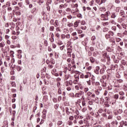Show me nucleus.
Masks as SVG:
<instances>
[{
	"label": "nucleus",
	"mask_w": 127,
	"mask_h": 127,
	"mask_svg": "<svg viewBox=\"0 0 127 127\" xmlns=\"http://www.w3.org/2000/svg\"><path fill=\"white\" fill-rule=\"evenodd\" d=\"M119 100L121 101H125L126 100V96H125V93L124 91H120L119 93Z\"/></svg>",
	"instance_id": "1"
},
{
	"label": "nucleus",
	"mask_w": 127,
	"mask_h": 127,
	"mask_svg": "<svg viewBox=\"0 0 127 127\" xmlns=\"http://www.w3.org/2000/svg\"><path fill=\"white\" fill-rule=\"evenodd\" d=\"M94 72L95 74H97V75H99V74H100V66H96L94 69Z\"/></svg>",
	"instance_id": "2"
},
{
	"label": "nucleus",
	"mask_w": 127,
	"mask_h": 127,
	"mask_svg": "<svg viewBox=\"0 0 127 127\" xmlns=\"http://www.w3.org/2000/svg\"><path fill=\"white\" fill-rule=\"evenodd\" d=\"M120 14L121 15V16H122V17H124V18H126V16L125 15L126 13H125V11L124 10H121L120 12Z\"/></svg>",
	"instance_id": "3"
},
{
	"label": "nucleus",
	"mask_w": 127,
	"mask_h": 127,
	"mask_svg": "<svg viewBox=\"0 0 127 127\" xmlns=\"http://www.w3.org/2000/svg\"><path fill=\"white\" fill-rule=\"evenodd\" d=\"M120 125H121V126L124 127H127V122L125 121H122L120 123Z\"/></svg>",
	"instance_id": "4"
},
{
	"label": "nucleus",
	"mask_w": 127,
	"mask_h": 127,
	"mask_svg": "<svg viewBox=\"0 0 127 127\" xmlns=\"http://www.w3.org/2000/svg\"><path fill=\"white\" fill-rule=\"evenodd\" d=\"M123 112H124V111H123V109H119L118 110L117 113H115V111H114V113L115 116H117V115H118V114L121 115V114H123Z\"/></svg>",
	"instance_id": "5"
},
{
	"label": "nucleus",
	"mask_w": 127,
	"mask_h": 127,
	"mask_svg": "<svg viewBox=\"0 0 127 127\" xmlns=\"http://www.w3.org/2000/svg\"><path fill=\"white\" fill-rule=\"evenodd\" d=\"M121 64L122 65H124V66H127V61H126L125 60H121Z\"/></svg>",
	"instance_id": "6"
},
{
	"label": "nucleus",
	"mask_w": 127,
	"mask_h": 127,
	"mask_svg": "<svg viewBox=\"0 0 127 127\" xmlns=\"http://www.w3.org/2000/svg\"><path fill=\"white\" fill-rule=\"evenodd\" d=\"M117 15H118V13L113 12L111 14V18H116L117 17Z\"/></svg>",
	"instance_id": "7"
},
{
	"label": "nucleus",
	"mask_w": 127,
	"mask_h": 127,
	"mask_svg": "<svg viewBox=\"0 0 127 127\" xmlns=\"http://www.w3.org/2000/svg\"><path fill=\"white\" fill-rule=\"evenodd\" d=\"M16 69L18 72H19V71H21V70H22V67H21L19 65H17V67Z\"/></svg>",
	"instance_id": "8"
},
{
	"label": "nucleus",
	"mask_w": 127,
	"mask_h": 127,
	"mask_svg": "<svg viewBox=\"0 0 127 127\" xmlns=\"http://www.w3.org/2000/svg\"><path fill=\"white\" fill-rule=\"evenodd\" d=\"M88 14L90 16H91V17L95 16V13H94V12H93L92 11H89Z\"/></svg>",
	"instance_id": "9"
},
{
	"label": "nucleus",
	"mask_w": 127,
	"mask_h": 127,
	"mask_svg": "<svg viewBox=\"0 0 127 127\" xmlns=\"http://www.w3.org/2000/svg\"><path fill=\"white\" fill-rule=\"evenodd\" d=\"M79 23H80V22L78 21L75 22L73 24L74 27H78V26H79Z\"/></svg>",
	"instance_id": "10"
},
{
	"label": "nucleus",
	"mask_w": 127,
	"mask_h": 127,
	"mask_svg": "<svg viewBox=\"0 0 127 127\" xmlns=\"http://www.w3.org/2000/svg\"><path fill=\"white\" fill-rule=\"evenodd\" d=\"M65 110L66 114H67L68 115H70V113L71 112H69V108H68V107H66Z\"/></svg>",
	"instance_id": "11"
},
{
	"label": "nucleus",
	"mask_w": 127,
	"mask_h": 127,
	"mask_svg": "<svg viewBox=\"0 0 127 127\" xmlns=\"http://www.w3.org/2000/svg\"><path fill=\"white\" fill-rule=\"evenodd\" d=\"M105 101H108V102H110V100H111V96H110V95L108 97H106L105 98Z\"/></svg>",
	"instance_id": "12"
},
{
	"label": "nucleus",
	"mask_w": 127,
	"mask_h": 127,
	"mask_svg": "<svg viewBox=\"0 0 127 127\" xmlns=\"http://www.w3.org/2000/svg\"><path fill=\"white\" fill-rule=\"evenodd\" d=\"M36 84L35 83H33L32 85L31 86V88L32 90H35Z\"/></svg>",
	"instance_id": "13"
},
{
	"label": "nucleus",
	"mask_w": 127,
	"mask_h": 127,
	"mask_svg": "<svg viewBox=\"0 0 127 127\" xmlns=\"http://www.w3.org/2000/svg\"><path fill=\"white\" fill-rule=\"evenodd\" d=\"M55 27H58V25H59V23H58V20H56L55 22Z\"/></svg>",
	"instance_id": "14"
},
{
	"label": "nucleus",
	"mask_w": 127,
	"mask_h": 127,
	"mask_svg": "<svg viewBox=\"0 0 127 127\" xmlns=\"http://www.w3.org/2000/svg\"><path fill=\"white\" fill-rule=\"evenodd\" d=\"M102 55H103L104 58H106L107 57V56H108L106 52H103Z\"/></svg>",
	"instance_id": "15"
},
{
	"label": "nucleus",
	"mask_w": 127,
	"mask_h": 127,
	"mask_svg": "<svg viewBox=\"0 0 127 127\" xmlns=\"http://www.w3.org/2000/svg\"><path fill=\"white\" fill-rule=\"evenodd\" d=\"M106 50L108 52H112V51H113V50H112V49L110 47H107L106 48Z\"/></svg>",
	"instance_id": "16"
},
{
	"label": "nucleus",
	"mask_w": 127,
	"mask_h": 127,
	"mask_svg": "<svg viewBox=\"0 0 127 127\" xmlns=\"http://www.w3.org/2000/svg\"><path fill=\"white\" fill-rule=\"evenodd\" d=\"M105 38L106 39H110V38H111V36L109 35V33L105 35Z\"/></svg>",
	"instance_id": "17"
},
{
	"label": "nucleus",
	"mask_w": 127,
	"mask_h": 127,
	"mask_svg": "<svg viewBox=\"0 0 127 127\" xmlns=\"http://www.w3.org/2000/svg\"><path fill=\"white\" fill-rule=\"evenodd\" d=\"M43 2H44V0H39L38 1V3H39V5H41Z\"/></svg>",
	"instance_id": "18"
},
{
	"label": "nucleus",
	"mask_w": 127,
	"mask_h": 127,
	"mask_svg": "<svg viewBox=\"0 0 127 127\" xmlns=\"http://www.w3.org/2000/svg\"><path fill=\"white\" fill-rule=\"evenodd\" d=\"M114 98L115 100H118L119 99V94H116L114 96Z\"/></svg>",
	"instance_id": "19"
},
{
	"label": "nucleus",
	"mask_w": 127,
	"mask_h": 127,
	"mask_svg": "<svg viewBox=\"0 0 127 127\" xmlns=\"http://www.w3.org/2000/svg\"><path fill=\"white\" fill-rule=\"evenodd\" d=\"M90 61L91 63H94L95 62V59L93 57L90 58Z\"/></svg>",
	"instance_id": "20"
},
{
	"label": "nucleus",
	"mask_w": 127,
	"mask_h": 127,
	"mask_svg": "<svg viewBox=\"0 0 127 127\" xmlns=\"http://www.w3.org/2000/svg\"><path fill=\"white\" fill-rule=\"evenodd\" d=\"M4 45H5V44H4V42H2L0 43V47L2 48V47H4Z\"/></svg>",
	"instance_id": "21"
},
{
	"label": "nucleus",
	"mask_w": 127,
	"mask_h": 127,
	"mask_svg": "<svg viewBox=\"0 0 127 127\" xmlns=\"http://www.w3.org/2000/svg\"><path fill=\"white\" fill-rule=\"evenodd\" d=\"M98 113H99V114H102V113H104V109L103 108H100L98 110Z\"/></svg>",
	"instance_id": "22"
},
{
	"label": "nucleus",
	"mask_w": 127,
	"mask_h": 127,
	"mask_svg": "<svg viewBox=\"0 0 127 127\" xmlns=\"http://www.w3.org/2000/svg\"><path fill=\"white\" fill-rule=\"evenodd\" d=\"M50 24H51V25H55V23H54V20H53V19H51L50 21Z\"/></svg>",
	"instance_id": "23"
},
{
	"label": "nucleus",
	"mask_w": 127,
	"mask_h": 127,
	"mask_svg": "<svg viewBox=\"0 0 127 127\" xmlns=\"http://www.w3.org/2000/svg\"><path fill=\"white\" fill-rule=\"evenodd\" d=\"M103 20H109L108 16H107V15L105 14L104 18L103 19Z\"/></svg>",
	"instance_id": "24"
},
{
	"label": "nucleus",
	"mask_w": 127,
	"mask_h": 127,
	"mask_svg": "<svg viewBox=\"0 0 127 127\" xmlns=\"http://www.w3.org/2000/svg\"><path fill=\"white\" fill-rule=\"evenodd\" d=\"M102 87L105 88L106 86H107V83L105 81H103L102 83Z\"/></svg>",
	"instance_id": "25"
},
{
	"label": "nucleus",
	"mask_w": 127,
	"mask_h": 127,
	"mask_svg": "<svg viewBox=\"0 0 127 127\" xmlns=\"http://www.w3.org/2000/svg\"><path fill=\"white\" fill-rule=\"evenodd\" d=\"M58 93L59 95H61V94H62V91L61 90V88H59L58 89Z\"/></svg>",
	"instance_id": "26"
},
{
	"label": "nucleus",
	"mask_w": 127,
	"mask_h": 127,
	"mask_svg": "<svg viewBox=\"0 0 127 127\" xmlns=\"http://www.w3.org/2000/svg\"><path fill=\"white\" fill-rule=\"evenodd\" d=\"M43 115H45L46 116V114H47V110L46 109H44L43 110Z\"/></svg>",
	"instance_id": "27"
},
{
	"label": "nucleus",
	"mask_w": 127,
	"mask_h": 127,
	"mask_svg": "<svg viewBox=\"0 0 127 127\" xmlns=\"http://www.w3.org/2000/svg\"><path fill=\"white\" fill-rule=\"evenodd\" d=\"M117 27H118V28H119L120 30H122V29H123V28H122V26H121V25L119 24L117 25Z\"/></svg>",
	"instance_id": "28"
},
{
	"label": "nucleus",
	"mask_w": 127,
	"mask_h": 127,
	"mask_svg": "<svg viewBox=\"0 0 127 127\" xmlns=\"http://www.w3.org/2000/svg\"><path fill=\"white\" fill-rule=\"evenodd\" d=\"M117 82L118 83H120V84H122V83H123L124 80H123L122 79H117Z\"/></svg>",
	"instance_id": "29"
},
{
	"label": "nucleus",
	"mask_w": 127,
	"mask_h": 127,
	"mask_svg": "<svg viewBox=\"0 0 127 127\" xmlns=\"http://www.w3.org/2000/svg\"><path fill=\"white\" fill-rule=\"evenodd\" d=\"M100 74H104L105 73V69L104 68L100 70Z\"/></svg>",
	"instance_id": "30"
},
{
	"label": "nucleus",
	"mask_w": 127,
	"mask_h": 127,
	"mask_svg": "<svg viewBox=\"0 0 127 127\" xmlns=\"http://www.w3.org/2000/svg\"><path fill=\"white\" fill-rule=\"evenodd\" d=\"M11 85L12 87H16V85L15 84V82L12 81L11 82Z\"/></svg>",
	"instance_id": "31"
},
{
	"label": "nucleus",
	"mask_w": 127,
	"mask_h": 127,
	"mask_svg": "<svg viewBox=\"0 0 127 127\" xmlns=\"http://www.w3.org/2000/svg\"><path fill=\"white\" fill-rule=\"evenodd\" d=\"M108 34L110 35V36H114V33L112 31H109L108 32Z\"/></svg>",
	"instance_id": "32"
},
{
	"label": "nucleus",
	"mask_w": 127,
	"mask_h": 127,
	"mask_svg": "<svg viewBox=\"0 0 127 127\" xmlns=\"http://www.w3.org/2000/svg\"><path fill=\"white\" fill-rule=\"evenodd\" d=\"M67 52H68L69 53H72V49H71V48H67Z\"/></svg>",
	"instance_id": "33"
},
{
	"label": "nucleus",
	"mask_w": 127,
	"mask_h": 127,
	"mask_svg": "<svg viewBox=\"0 0 127 127\" xmlns=\"http://www.w3.org/2000/svg\"><path fill=\"white\" fill-rule=\"evenodd\" d=\"M112 30H114V31H117V27L116 26H113L111 28Z\"/></svg>",
	"instance_id": "34"
},
{
	"label": "nucleus",
	"mask_w": 127,
	"mask_h": 127,
	"mask_svg": "<svg viewBox=\"0 0 127 127\" xmlns=\"http://www.w3.org/2000/svg\"><path fill=\"white\" fill-rule=\"evenodd\" d=\"M121 41H122V39L119 38H117L116 39V41L117 42H121Z\"/></svg>",
	"instance_id": "35"
},
{
	"label": "nucleus",
	"mask_w": 127,
	"mask_h": 127,
	"mask_svg": "<svg viewBox=\"0 0 127 127\" xmlns=\"http://www.w3.org/2000/svg\"><path fill=\"white\" fill-rule=\"evenodd\" d=\"M60 9H63L64 8V4H61L59 6Z\"/></svg>",
	"instance_id": "36"
},
{
	"label": "nucleus",
	"mask_w": 127,
	"mask_h": 127,
	"mask_svg": "<svg viewBox=\"0 0 127 127\" xmlns=\"http://www.w3.org/2000/svg\"><path fill=\"white\" fill-rule=\"evenodd\" d=\"M54 28H55L54 26H52L50 27V31H53L54 30Z\"/></svg>",
	"instance_id": "37"
},
{
	"label": "nucleus",
	"mask_w": 127,
	"mask_h": 127,
	"mask_svg": "<svg viewBox=\"0 0 127 127\" xmlns=\"http://www.w3.org/2000/svg\"><path fill=\"white\" fill-rule=\"evenodd\" d=\"M82 113H85L86 112V111H87V108H83L82 110Z\"/></svg>",
	"instance_id": "38"
},
{
	"label": "nucleus",
	"mask_w": 127,
	"mask_h": 127,
	"mask_svg": "<svg viewBox=\"0 0 127 127\" xmlns=\"http://www.w3.org/2000/svg\"><path fill=\"white\" fill-rule=\"evenodd\" d=\"M50 36L51 38H54V34H53V33H50Z\"/></svg>",
	"instance_id": "39"
},
{
	"label": "nucleus",
	"mask_w": 127,
	"mask_h": 127,
	"mask_svg": "<svg viewBox=\"0 0 127 127\" xmlns=\"http://www.w3.org/2000/svg\"><path fill=\"white\" fill-rule=\"evenodd\" d=\"M64 48H65V45H63L62 46H61L60 47V49L62 51H63V50L64 49Z\"/></svg>",
	"instance_id": "40"
},
{
	"label": "nucleus",
	"mask_w": 127,
	"mask_h": 127,
	"mask_svg": "<svg viewBox=\"0 0 127 127\" xmlns=\"http://www.w3.org/2000/svg\"><path fill=\"white\" fill-rule=\"evenodd\" d=\"M114 61L115 62V63H119L120 62V61L119 60H117V59H114Z\"/></svg>",
	"instance_id": "41"
},
{
	"label": "nucleus",
	"mask_w": 127,
	"mask_h": 127,
	"mask_svg": "<svg viewBox=\"0 0 127 127\" xmlns=\"http://www.w3.org/2000/svg\"><path fill=\"white\" fill-rule=\"evenodd\" d=\"M61 100H62V96H59L58 98V102H60V101H61Z\"/></svg>",
	"instance_id": "42"
},
{
	"label": "nucleus",
	"mask_w": 127,
	"mask_h": 127,
	"mask_svg": "<svg viewBox=\"0 0 127 127\" xmlns=\"http://www.w3.org/2000/svg\"><path fill=\"white\" fill-rule=\"evenodd\" d=\"M80 93H76V94H75V97H76V98H80Z\"/></svg>",
	"instance_id": "43"
},
{
	"label": "nucleus",
	"mask_w": 127,
	"mask_h": 127,
	"mask_svg": "<svg viewBox=\"0 0 127 127\" xmlns=\"http://www.w3.org/2000/svg\"><path fill=\"white\" fill-rule=\"evenodd\" d=\"M59 108V104H57L55 105V109H56V110H57V109H58Z\"/></svg>",
	"instance_id": "44"
},
{
	"label": "nucleus",
	"mask_w": 127,
	"mask_h": 127,
	"mask_svg": "<svg viewBox=\"0 0 127 127\" xmlns=\"http://www.w3.org/2000/svg\"><path fill=\"white\" fill-rule=\"evenodd\" d=\"M91 95H92V92H88L87 93V95L88 96V98H89L90 96H91Z\"/></svg>",
	"instance_id": "45"
},
{
	"label": "nucleus",
	"mask_w": 127,
	"mask_h": 127,
	"mask_svg": "<svg viewBox=\"0 0 127 127\" xmlns=\"http://www.w3.org/2000/svg\"><path fill=\"white\" fill-rule=\"evenodd\" d=\"M25 3L26 5H29V0H25Z\"/></svg>",
	"instance_id": "46"
},
{
	"label": "nucleus",
	"mask_w": 127,
	"mask_h": 127,
	"mask_svg": "<svg viewBox=\"0 0 127 127\" xmlns=\"http://www.w3.org/2000/svg\"><path fill=\"white\" fill-rule=\"evenodd\" d=\"M62 124H63V122H62V121H60L58 122V126H61Z\"/></svg>",
	"instance_id": "47"
},
{
	"label": "nucleus",
	"mask_w": 127,
	"mask_h": 127,
	"mask_svg": "<svg viewBox=\"0 0 127 127\" xmlns=\"http://www.w3.org/2000/svg\"><path fill=\"white\" fill-rule=\"evenodd\" d=\"M37 110V107L34 106L33 108V113H35V111Z\"/></svg>",
	"instance_id": "48"
},
{
	"label": "nucleus",
	"mask_w": 127,
	"mask_h": 127,
	"mask_svg": "<svg viewBox=\"0 0 127 127\" xmlns=\"http://www.w3.org/2000/svg\"><path fill=\"white\" fill-rule=\"evenodd\" d=\"M68 84L70 86H72V85H73V81L72 80H69L68 81Z\"/></svg>",
	"instance_id": "49"
},
{
	"label": "nucleus",
	"mask_w": 127,
	"mask_h": 127,
	"mask_svg": "<svg viewBox=\"0 0 127 127\" xmlns=\"http://www.w3.org/2000/svg\"><path fill=\"white\" fill-rule=\"evenodd\" d=\"M91 40H92V41H94V40H96V36H93L91 37Z\"/></svg>",
	"instance_id": "50"
},
{
	"label": "nucleus",
	"mask_w": 127,
	"mask_h": 127,
	"mask_svg": "<svg viewBox=\"0 0 127 127\" xmlns=\"http://www.w3.org/2000/svg\"><path fill=\"white\" fill-rule=\"evenodd\" d=\"M65 11H67V12H69L71 11V9L70 8H66L65 9Z\"/></svg>",
	"instance_id": "51"
},
{
	"label": "nucleus",
	"mask_w": 127,
	"mask_h": 127,
	"mask_svg": "<svg viewBox=\"0 0 127 127\" xmlns=\"http://www.w3.org/2000/svg\"><path fill=\"white\" fill-rule=\"evenodd\" d=\"M15 111H12V116L13 118H15Z\"/></svg>",
	"instance_id": "52"
},
{
	"label": "nucleus",
	"mask_w": 127,
	"mask_h": 127,
	"mask_svg": "<svg viewBox=\"0 0 127 127\" xmlns=\"http://www.w3.org/2000/svg\"><path fill=\"white\" fill-rule=\"evenodd\" d=\"M67 26H68V27H71V26H73V23H68Z\"/></svg>",
	"instance_id": "53"
},
{
	"label": "nucleus",
	"mask_w": 127,
	"mask_h": 127,
	"mask_svg": "<svg viewBox=\"0 0 127 127\" xmlns=\"http://www.w3.org/2000/svg\"><path fill=\"white\" fill-rule=\"evenodd\" d=\"M68 126H72L73 122H72V121H68Z\"/></svg>",
	"instance_id": "54"
},
{
	"label": "nucleus",
	"mask_w": 127,
	"mask_h": 127,
	"mask_svg": "<svg viewBox=\"0 0 127 127\" xmlns=\"http://www.w3.org/2000/svg\"><path fill=\"white\" fill-rule=\"evenodd\" d=\"M111 12H110V11H108L107 12H106L105 15L109 16Z\"/></svg>",
	"instance_id": "55"
},
{
	"label": "nucleus",
	"mask_w": 127,
	"mask_h": 127,
	"mask_svg": "<svg viewBox=\"0 0 127 127\" xmlns=\"http://www.w3.org/2000/svg\"><path fill=\"white\" fill-rule=\"evenodd\" d=\"M46 77L48 79H50V75H48V73L46 74Z\"/></svg>",
	"instance_id": "56"
},
{
	"label": "nucleus",
	"mask_w": 127,
	"mask_h": 127,
	"mask_svg": "<svg viewBox=\"0 0 127 127\" xmlns=\"http://www.w3.org/2000/svg\"><path fill=\"white\" fill-rule=\"evenodd\" d=\"M60 85H61L60 82H58L57 83V86L58 87V88H60Z\"/></svg>",
	"instance_id": "57"
},
{
	"label": "nucleus",
	"mask_w": 127,
	"mask_h": 127,
	"mask_svg": "<svg viewBox=\"0 0 127 127\" xmlns=\"http://www.w3.org/2000/svg\"><path fill=\"white\" fill-rule=\"evenodd\" d=\"M72 36H76L77 35V32H75L71 34Z\"/></svg>",
	"instance_id": "58"
},
{
	"label": "nucleus",
	"mask_w": 127,
	"mask_h": 127,
	"mask_svg": "<svg viewBox=\"0 0 127 127\" xmlns=\"http://www.w3.org/2000/svg\"><path fill=\"white\" fill-rule=\"evenodd\" d=\"M54 103H57V98H54L53 99Z\"/></svg>",
	"instance_id": "59"
},
{
	"label": "nucleus",
	"mask_w": 127,
	"mask_h": 127,
	"mask_svg": "<svg viewBox=\"0 0 127 127\" xmlns=\"http://www.w3.org/2000/svg\"><path fill=\"white\" fill-rule=\"evenodd\" d=\"M84 91L85 92V93H87V92H88V91H89V88H85L84 89Z\"/></svg>",
	"instance_id": "60"
},
{
	"label": "nucleus",
	"mask_w": 127,
	"mask_h": 127,
	"mask_svg": "<svg viewBox=\"0 0 127 127\" xmlns=\"http://www.w3.org/2000/svg\"><path fill=\"white\" fill-rule=\"evenodd\" d=\"M65 37L66 38H67V39H69V38H70V34H67L65 35Z\"/></svg>",
	"instance_id": "61"
},
{
	"label": "nucleus",
	"mask_w": 127,
	"mask_h": 127,
	"mask_svg": "<svg viewBox=\"0 0 127 127\" xmlns=\"http://www.w3.org/2000/svg\"><path fill=\"white\" fill-rule=\"evenodd\" d=\"M49 40L51 41V42H54V38H50Z\"/></svg>",
	"instance_id": "62"
},
{
	"label": "nucleus",
	"mask_w": 127,
	"mask_h": 127,
	"mask_svg": "<svg viewBox=\"0 0 127 127\" xmlns=\"http://www.w3.org/2000/svg\"><path fill=\"white\" fill-rule=\"evenodd\" d=\"M12 93H16V89H11Z\"/></svg>",
	"instance_id": "63"
},
{
	"label": "nucleus",
	"mask_w": 127,
	"mask_h": 127,
	"mask_svg": "<svg viewBox=\"0 0 127 127\" xmlns=\"http://www.w3.org/2000/svg\"><path fill=\"white\" fill-rule=\"evenodd\" d=\"M67 55L68 57H71V53L67 52Z\"/></svg>",
	"instance_id": "64"
}]
</instances>
